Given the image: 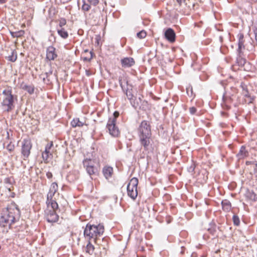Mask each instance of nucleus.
Returning <instances> with one entry per match:
<instances>
[{
	"label": "nucleus",
	"mask_w": 257,
	"mask_h": 257,
	"mask_svg": "<svg viewBox=\"0 0 257 257\" xmlns=\"http://www.w3.org/2000/svg\"><path fill=\"white\" fill-rule=\"evenodd\" d=\"M94 246L90 243V241H89L86 247V252H87L89 254H92L94 252Z\"/></svg>",
	"instance_id": "obj_22"
},
{
	"label": "nucleus",
	"mask_w": 257,
	"mask_h": 257,
	"mask_svg": "<svg viewBox=\"0 0 257 257\" xmlns=\"http://www.w3.org/2000/svg\"><path fill=\"white\" fill-rule=\"evenodd\" d=\"M5 3V0H0V3L4 4Z\"/></svg>",
	"instance_id": "obj_46"
},
{
	"label": "nucleus",
	"mask_w": 257,
	"mask_h": 257,
	"mask_svg": "<svg viewBox=\"0 0 257 257\" xmlns=\"http://www.w3.org/2000/svg\"><path fill=\"white\" fill-rule=\"evenodd\" d=\"M71 124L73 127H75L76 126L81 127L84 125V123L81 121L78 118L73 119L71 121Z\"/></svg>",
	"instance_id": "obj_20"
},
{
	"label": "nucleus",
	"mask_w": 257,
	"mask_h": 257,
	"mask_svg": "<svg viewBox=\"0 0 257 257\" xmlns=\"http://www.w3.org/2000/svg\"><path fill=\"white\" fill-rule=\"evenodd\" d=\"M253 31H254V35H255V39L256 41V43L257 45V28H255Z\"/></svg>",
	"instance_id": "obj_41"
},
{
	"label": "nucleus",
	"mask_w": 257,
	"mask_h": 257,
	"mask_svg": "<svg viewBox=\"0 0 257 257\" xmlns=\"http://www.w3.org/2000/svg\"><path fill=\"white\" fill-rule=\"evenodd\" d=\"M58 185L56 183H53L50 187V191L47 195L48 200L50 198H52L53 196L57 191Z\"/></svg>",
	"instance_id": "obj_16"
},
{
	"label": "nucleus",
	"mask_w": 257,
	"mask_h": 257,
	"mask_svg": "<svg viewBox=\"0 0 257 257\" xmlns=\"http://www.w3.org/2000/svg\"><path fill=\"white\" fill-rule=\"evenodd\" d=\"M31 148V141L29 140H24L22 143V154L25 158H27L29 156Z\"/></svg>",
	"instance_id": "obj_7"
},
{
	"label": "nucleus",
	"mask_w": 257,
	"mask_h": 257,
	"mask_svg": "<svg viewBox=\"0 0 257 257\" xmlns=\"http://www.w3.org/2000/svg\"><path fill=\"white\" fill-rule=\"evenodd\" d=\"M52 146V143L50 144H47L45 147V151L42 153V158L45 163H48L49 162V159L52 156L50 152V150Z\"/></svg>",
	"instance_id": "obj_8"
},
{
	"label": "nucleus",
	"mask_w": 257,
	"mask_h": 257,
	"mask_svg": "<svg viewBox=\"0 0 257 257\" xmlns=\"http://www.w3.org/2000/svg\"><path fill=\"white\" fill-rule=\"evenodd\" d=\"M90 9V6L83 1V4L82 6V10L84 11H88Z\"/></svg>",
	"instance_id": "obj_27"
},
{
	"label": "nucleus",
	"mask_w": 257,
	"mask_h": 257,
	"mask_svg": "<svg viewBox=\"0 0 257 257\" xmlns=\"http://www.w3.org/2000/svg\"><path fill=\"white\" fill-rule=\"evenodd\" d=\"M256 198V195L254 193H252L250 195V198L254 200H255V198Z\"/></svg>",
	"instance_id": "obj_40"
},
{
	"label": "nucleus",
	"mask_w": 257,
	"mask_h": 257,
	"mask_svg": "<svg viewBox=\"0 0 257 257\" xmlns=\"http://www.w3.org/2000/svg\"><path fill=\"white\" fill-rule=\"evenodd\" d=\"M58 34L63 39H66L68 37V32L64 29V28H59L57 29Z\"/></svg>",
	"instance_id": "obj_18"
},
{
	"label": "nucleus",
	"mask_w": 257,
	"mask_h": 257,
	"mask_svg": "<svg viewBox=\"0 0 257 257\" xmlns=\"http://www.w3.org/2000/svg\"><path fill=\"white\" fill-rule=\"evenodd\" d=\"M254 172L257 173V163L254 164Z\"/></svg>",
	"instance_id": "obj_42"
},
{
	"label": "nucleus",
	"mask_w": 257,
	"mask_h": 257,
	"mask_svg": "<svg viewBox=\"0 0 257 257\" xmlns=\"http://www.w3.org/2000/svg\"><path fill=\"white\" fill-rule=\"evenodd\" d=\"M189 112L191 114H194L196 112V108L194 107H191L189 108Z\"/></svg>",
	"instance_id": "obj_34"
},
{
	"label": "nucleus",
	"mask_w": 257,
	"mask_h": 257,
	"mask_svg": "<svg viewBox=\"0 0 257 257\" xmlns=\"http://www.w3.org/2000/svg\"><path fill=\"white\" fill-rule=\"evenodd\" d=\"M7 59L9 61L11 62H15L16 60V54L15 55V52L13 51L12 53V55L7 57Z\"/></svg>",
	"instance_id": "obj_26"
},
{
	"label": "nucleus",
	"mask_w": 257,
	"mask_h": 257,
	"mask_svg": "<svg viewBox=\"0 0 257 257\" xmlns=\"http://www.w3.org/2000/svg\"><path fill=\"white\" fill-rule=\"evenodd\" d=\"M121 63L123 67H130L135 64V60L133 58L126 57L121 59Z\"/></svg>",
	"instance_id": "obj_11"
},
{
	"label": "nucleus",
	"mask_w": 257,
	"mask_h": 257,
	"mask_svg": "<svg viewBox=\"0 0 257 257\" xmlns=\"http://www.w3.org/2000/svg\"><path fill=\"white\" fill-rule=\"evenodd\" d=\"M88 52L89 53V57H85L83 58V60L84 61H90L92 58V53L91 52H89L88 50H86L85 51V53Z\"/></svg>",
	"instance_id": "obj_30"
},
{
	"label": "nucleus",
	"mask_w": 257,
	"mask_h": 257,
	"mask_svg": "<svg viewBox=\"0 0 257 257\" xmlns=\"http://www.w3.org/2000/svg\"><path fill=\"white\" fill-rule=\"evenodd\" d=\"M21 87L22 89L28 91L30 94H32L34 92V88L32 85H27L25 84H22Z\"/></svg>",
	"instance_id": "obj_19"
},
{
	"label": "nucleus",
	"mask_w": 257,
	"mask_h": 257,
	"mask_svg": "<svg viewBox=\"0 0 257 257\" xmlns=\"http://www.w3.org/2000/svg\"><path fill=\"white\" fill-rule=\"evenodd\" d=\"M194 169H195L194 165H192L189 167V168L188 169V170H189V172H192L194 171Z\"/></svg>",
	"instance_id": "obj_37"
},
{
	"label": "nucleus",
	"mask_w": 257,
	"mask_h": 257,
	"mask_svg": "<svg viewBox=\"0 0 257 257\" xmlns=\"http://www.w3.org/2000/svg\"><path fill=\"white\" fill-rule=\"evenodd\" d=\"M46 176H47V178H49V179L52 178V177L53 176L51 172H48L46 173Z\"/></svg>",
	"instance_id": "obj_38"
},
{
	"label": "nucleus",
	"mask_w": 257,
	"mask_h": 257,
	"mask_svg": "<svg viewBox=\"0 0 257 257\" xmlns=\"http://www.w3.org/2000/svg\"><path fill=\"white\" fill-rule=\"evenodd\" d=\"M52 199V198H50L48 200V199L47 198V203L48 204V206L49 207L50 206H51L52 208V210H54V211H55L56 209L58 208V205L57 203Z\"/></svg>",
	"instance_id": "obj_17"
},
{
	"label": "nucleus",
	"mask_w": 257,
	"mask_h": 257,
	"mask_svg": "<svg viewBox=\"0 0 257 257\" xmlns=\"http://www.w3.org/2000/svg\"><path fill=\"white\" fill-rule=\"evenodd\" d=\"M15 218L13 216H10L9 214L8 215V218L5 219L6 223H9V225L11 226L12 223H15Z\"/></svg>",
	"instance_id": "obj_23"
},
{
	"label": "nucleus",
	"mask_w": 257,
	"mask_h": 257,
	"mask_svg": "<svg viewBox=\"0 0 257 257\" xmlns=\"http://www.w3.org/2000/svg\"><path fill=\"white\" fill-rule=\"evenodd\" d=\"M138 134L140 144L146 151L152 148L151 138L152 136L150 123L146 121H143L138 128Z\"/></svg>",
	"instance_id": "obj_1"
},
{
	"label": "nucleus",
	"mask_w": 257,
	"mask_h": 257,
	"mask_svg": "<svg viewBox=\"0 0 257 257\" xmlns=\"http://www.w3.org/2000/svg\"><path fill=\"white\" fill-rule=\"evenodd\" d=\"M147 35L146 32L145 31H141L137 33V36L140 39L144 38Z\"/></svg>",
	"instance_id": "obj_29"
},
{
	"label": "nucleus",
	"mask_w": 257,
	"mask_h": 257,
	"mask_svg": "<svg viewBox=\"0 0 257 257\" xmlns=\"http://www.w3.org/2000/svg\"><path fill=\"white\" fill-rule=\"evenodd\" d=\"M233 221L234 225L238 226L239 224L240 220L239 219V217L237 216L236 215H233Z\"/></svg>",
	"instance_id": "obj_28"
},
{
	"label": "nucleus",
	"mask_w": 257,
	"mask_h": 257,
	"mask_svg": "<svg viewBox=\"0 0 257 257\" xmlns=\"http://www.w3.org/2000/svg\"><path fill=\"white\" fill-rule=\"evenodd\" d=\"M57 57L56 49L53 46L49 47L47 49L46 57L49 60H53Z\"/></svg>",
	"instance_id": "obj_9"
},
{
	"label": "nucleus",
	"mask_w": 257,
	"mask_h": 257,
	"mask_svg": "<svg viewBox=\"0 0 257 257\" xmlns=\"http://www.w3.org/2000/svg\"><path fill=\"white\" fill-rule=\"evenodd\" d=\"M246 62L245 59L243 58L239 57L237 59V63L240 66H244Z\"/></svg>",
	"instance_id": "obj_25"
},
{
	"label": "nucleus",
	"mask_w": 257,
	"mask_h": 257,
	"mask_svg": "<svg viewBox=\"0 0 257 257\" xmlns=\"http://www.w3.org/2000/svg\"><path fill=\"white\" fill-rule=\"evenodd\" d=\"M165 36L166 38L171 42H173L175 41V33L171 28H169L166 31Z\"/></svg>",
	"instance_id": "obj_12"
},
{
	"label": "nucleus",
	"mask_w": 257,
	"mask_h": 257,
	"mask_svg": "<svg viewBox=\"0 0 257 257\" xmlns=\"http://www.w3.org/2000/svg\"><path fill=\"white\" fill-rule=\"evenodd\" d=\"M177 2L181 5L182 3L184 2L185 0H177Z\"/></svg>",
	"instance_id": "obj_44"
},
{
	"label": "nucleus",
	"mask_w": 257,
	"mask_h": 257,
	"mask_svg": "<svg viewBox=\"0 0 257 257\" xmlns=\"http://www.w3.org/2000/svg\"><path fill=\"white\" fill-rule=\"evenodd\" d=\"M138 179L137 178L134 177L130 180L127 186V195L134 200H135L138 196Z\"/></svg>",
	"instance_id": "obj_4"
},
{
	"label": "nucleus",
	"mask_w": 257,
	"mask_h": 257,
	"mask_svg": "<svg viewBox=\"0 0 257 257\" xmlns=\"http://www.w3.org/2000/svg\"><path fill=\"white\" fill-rule=\"evenodd\" d=\"M248 155V152L246 150L245 147L242 146L236 156L237 158L240 160L244 159Z\"/></svg>",
	"instance_id": "obj_14"
},
{
	"label": "nucleus",
	"mask_w": 257,
	"mask_h": 257,
	"mask_svg": "<svg viewBox=\"0 0 257 257\" xmlns=\"http://www.w3.org/2000/svg\"><path fill=\"white\" fill-rule=\"evenodd\" d=\"M11 34L12 35V36L15 38V37H16V32H11Z\"/></svg>",
	"instance_id": "obj_43"
},
{
	"label": "nucleus",
	"mask_w": 257,
	"mask_h": 257,
	"mask_svg": "<svg viewBox=\"0 0 257 257\" xmlns=\"http://www.w3.org/2000/svg\"><path fill=\"white\" fill-rule=\"evenodd\" d=\"M8 149H9V150H10V151L11 150V146H10V145H9V146H8Z\"/></svg>",
	"instance_id": "obj_47"
},
{
	"label": "nucleus",
	"mask_w": 257,
	"mask_h": 257,
	"mask_svg": "<svg viewBox=\"0 0 257 257\" xmlns=\"http://www.w3.org/2000/svg\"><path fill=\"white\" fill-rule=\"evenodd\" d=\"M66 24V21L65 19H61L59 22V27L60 28H63Z\"/></svg>",
	"instance_id": "obj_32"
},
{
	"label": "nucleus",
	"mask_w": 257,
	"mask_h": 257,
	"mask_svg": "<svg viewBox=\"0 0 257 257\" xmlns=\"http://www.w3.org/2000/svg\"><path fill=\"white\" fill-rule=\"evenodd\" d=\"M88 1L91 5L93 6H96L99 2V0H88Z\"/></svg>",
	"instance_id": "obj_33"
},
{
	"label": "nucleus",
	"mask_w": 257,
	"mask_h": 257,
	"mask_svg": "<svg viewBox=\"0 0 257 257\" xmlns=\"http://www.w3.org/2000/svg\"><path fill=\"white\" fill-rule=\"evenodd\" d=\"M102 172L105 178L108 179L112 176L113 168L111 167L105 166L103 168Z\"/></svg>",
	"instance_id": "obj_15"
},
{
	"label": "nucleus",
	"mask_w": 257,
	"mask_h": 257,
	"mask_svg": "<svg viewBox=\"0 0 257 257\" xmlns=\"http://www.w3.org/2000/svg\"><path fill=\"white\" fill-rule=\"evenodd\" d=\"M24 34V31L22 30L17 32V38L23 36Z\"/></svg>",
	"instance_id": "obj_35"
},
{
	"label": "nucleus",
	"mask_w": 257,
	"mask_h": 257,
	"mask_svg": "<svg viewBox=\"0 0 257 257\" xmlns=\"http://www.w3.org/2000/svg\"><path fill=\"white\" fill-rule=\"evenodd\" d=\"M238 52L240 54L242 49H244L245 46L244 45V36L242 33H239L238 35Z\"/></svg>",
	"instance_id": "obj_13"
},
{
	"label": "nucleus",
	"mask_w": 257,
	"mask_h": 257,
	"mask_svg": "<svg viewBox=\"0 0 257 257\" xmlns=\"http://www.w3.org/2000/svg\"><path fill=\"white\" fill-rule=\"evenodd\" d=\"M46 218L49 222H55L58 221L59 216L54 210H50L47 215Z\"/></svg>",
	"instance_id": "obj_10"
},
{
	"label": "nucleus",
	"mask_w": 257,
	"mask_h": 257,
	"mask_svg": "<svg viewBox=\"0 0 257 257\" xmlns=\"http://www.w3.org/2000/svg\"><path fill=\"white\" fill-rule=\"evenodd\" d=\"M119 116V112L117 111H115L113 114L112 117H110L109 119H114V122H116V119Z\"/></svg>",
	"instance_id": "obj_31"
},
{
	"label": "nucleus",
	"mask_w": 257,
	"mask_h": 257,
	"mask_svg": "<svg viewBox=\"0 0 257 257\" xmlns=\"http://www.w3.org/2000/svg\"><path fill=\"white\" fill-rule=\"evenodd\" d=\"M222 208L226 211H228L230 209L231 204L228 200H224L222 201Z\"/></svg>",
	"instance_id": "obj_21"
},
{
	"label": "nucleus",
	"mask_w": 257,
	"mask_h": 257,
	"mask_svg": "<svg viewBox=\"0 0 257 257\" xmlns=\"http://www.w3.org/2000/svg\"><path fill=\"white\" fill-rule=\"evenodd\" d=\"M243 91H244V92H243L244 95L245 97H249V93H248V92L247 91V90H245L244 89H243Z\"/></svg>",
	"instance_id": "obj_39"
},
{
	"label": "nucleus",
	"mask_w": 257,
	"mask_h": 257,
	"mask_svg": "<svg viewBox=\"0 0 257 257\" xmlns=\"http://www.w3.org/2000/svg\"><path fill=\"white\" fill-rule=\"evenodd\" d=\"M42 76H43V81L45 83H47V82L46 81V79L48 78V73H46L45 74L43 75Z\"/></svg>",
	"instance_id": "obj_36"
},
{
	"label": "nucleus",
	"mask_w": 257,
	"mask_h": 257,
	"mask_svg": "<svg viewBox=\"0 0 257 257\" xmlns=\"http://www.w3.org/2000/svg\"><path fill=\"white\" fill-rule=\"evenodd\" d=\"M11 89L8 88L7 89L4 90L3 92L5 98L2 102L3 109L7 111H9L14 107L13 104V96L12 94Z\"/></svg>",
	"instance_id": "obj_3"
},
{
	"label": "nucleus",
	"mask_w": 257,
	"mask_h": 257,
	"mask_svg": "<svg viewBox=\"0 0 257 257\" xmlns=\"http://www.w3.org/2000/svg\"><path fill=\"white\" fill-rule=\"evenodd\" d=\"M83 164L87 173L90 176L93 175H96L98 173V170L94 166L95 162L91 159H86L83 160Z\"/></svg>",
	"instance_id": "obj_5"
},
{
	"label": "nucleus",
	"mask_w": 257,
	"mask_h": 257,
	"mask_svg": "<svg viewBox=\"0 0 257 257\" xmlns=\"http://www.w3.org/2000/svg\"><path fill=\"white\" fill-rule=\"evenodd\" d=\"M103 232L104 227L102 225L99 224L96 225L87 224L84 230V235L89 240L91 238L95 239L98 236L102 235Z\"/></svg>",
	"instance_id": "obj_2"
},
{
	"label": "nucleus",
	"mask_w": 257,
	"mask_h": 257,
	"mask_svg": "<svg viewBox=\"0 0 257 257\" xmlns=\"http://www.w3.org/2000/svg\"><path fill=\"white\" fill-rule=\"evenodd\" d=\"M115 122L114 119H109L106 125L109 134L114 137H116L119 135V131L116 126Z\"/></svg>",
	"instance_id": "obj_6"
},
{
	"label": "nucleus",
	"mask_w": 257,
	"mask_h": 257,
	"mask_svg": "<svg viewBox=\"0 0 257 257\" xmlns=\"http://www.w3.org/2000/svg\"><path fill=\"white\" fill-rule=\"evenodd\" d=\"M125 94L127 97V98L130 100H132L133 99V98H134V95L133 94V90L132 89H130L128 88H127L126 90V91H125Z\"/></svg>",
	"instance_id": "obj_24"
},
{
	"label": "nucleus",
	"mask_w": 257,
	"mask_h": 257,
	"mask_svg": "<svg viewBox=\"0 0 257 257\" xmlns=\"http://www.w3.org/2000/svg\"><path fill=\"white\" fill-rule=\"evenodd\" d=\"M251 164V162H249V161H247V162H246V164L247 165H248Z\"/></svg>",
	"instance_id": "obj_45"
}]
</instances>
